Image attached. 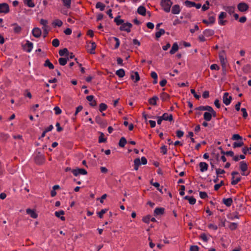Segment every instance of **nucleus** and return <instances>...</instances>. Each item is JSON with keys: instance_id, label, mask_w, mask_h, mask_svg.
Instances as JSON below:
<instances>
[{"instance_id": "obj_1", "label": "nucleus", "mask_w": 251, "mask_h": 251, "mask_svg": "<svg viewBox=\"0 0 251 251\" xmlns=\"http://www.w3.org/2000/svg\"><path fill=\"white\" fill-rule=\"evenodd\" d=\"M141 162L139 158H137L134 160V169L136 171L138 170L139 166L141 164L146 165L147 163V160L145 157H141Z\"/></svg>"}, {"instance_id": "obj_2", "label": "nucleus", "mask_w": 251, "mask_h": 251, "mask_svg": "<svg viewBox=\"0 0 251 251\" xmlns=\"http://www.w3.org/2000/svg\"><path fill=\"white\" fill-rule=\"evenodd\" d=\"M173 3L171 0H161V4L165 11L169 12Z\"/></svg>"}, {"instance_id": "obj_3", "label": "nucleus", "mask_w": 251, "mask_h": 251, "mask_svg": "<svg viewBox=\"0 0 251 251\" xmlns=\"http://www.w3.org/2000/svg\"><path fill=\"white\" fill-rule=\"evenodd\" d=\"M35 162L36 164L40 165L45 161V157L40 152H38L34 158Z\"/></svg>"}, {"instance_id": "obj_4", "label": "nucleus", "mask_w": 251, "mask_h": 251, "mask_svg": "<svg viewBox=\"0 0 251 251\" xmlns=\"http://www.w3.org/2000/svg\"><path fill=\"white\" fill-rule=\"evenodd\" d=\"M132 25L129 22L124 23L119 28L121 31H126L129 33L130 32V28L132 27Z\"/></svg>"}, {"instance_id": "obj_5", "label": "nucleus", "mask_w": 251, "mask_h": 251, "mask_svg": "<svg viewBox=\"0 0 251 251\" xmlns=\"http://www.w3.org/2000/svg\"><path fill=\"white\" fill-rule=\"evenodd\" d=\"M237 8L241 12H244L248 10L249 5L245 2H240L237 5Z\"/></svg>"}, {"instance_id": "obj_6", "label": "nucleus", "mask_w": 251, "mask_h": 251, "mask_svg": "<svg viewBox=\"0 0 251 251\" xmlns=\"http://www.w3.org/2000/svg\"><path fill=\"white\" fill-rule=\"evenodd\" d=\"M232 98L231 96H229V94L227 92L225 93L223 97V101L224 104L226 105H229L232 100Z\"/></svg>"}, {"instance_id": "obj_7", "label": "nucleus", "mask_w": 251, "mask_h": 251, "mask_svg": "<svg viewBox=\"0 0 251 251\" xmlns=\"http://www.w3.org/2000/svg\"><path fill=\"white\" fill-rule=\"evenodd\" d=\"M9 12V7L6 3H0V13L6 14Z\"/></svg>"}, {"instance_id": "obj_8", "label": "nucleus", "mask_w": 251, "mask_h": 251, "mask_svg": "<svg viewBox=\"0 0 251 251\" xmlns=\"http://www.w3.org/2000/svg\"><path fill=\"white\" fill-rule=\"evenodd\" d=\"M72 172L75 176H77L79 174L83 175H86L87 174V172L85 169L82 168H77L76 169H73L72 170Z\"/></svg>"}, {"instance_id": "obj_9", "label": "nucleus", "mask_w": 251, "mask_h": 251, "mask_svg": "<svg viewBox=\"0 0 251 251\" xmlns=\"http://www.w3.org/2000/svg\"><path fill=\"white\" fill-rule=\"evenodd\" d=\"M219 59L221 64L222 66H226V58L225 57V50H222L219 52Z\"/></svg>"}, {"instance_id": "obj_10", "label": "nucleus", "mask_w": 251, "mask_h": 251, "mask_svg": "<svg viewBox=\"0 0 251 251\" xmlns=\"http://www.w3.org/2000/svg\"><path fill=\"white\" fill-rule=\"evenodd\" d=\"M22 47L24 50H25L27 52H30L33 48V44L29 41H26V44L23 45Z\"/></svg>"}, {"instance_id": "obj_11", "label": "nucleus", "mask_w": 251, "mask_h": 251, "mask_svg": "<svg viewBox=\"0 0 251 251\" xmlns=\"http://www.w3.org/2000/svg\"><path fill=\"white\" fill-rule=\"evenodd\" d=\"M226 16V12H222L220 13L219 16V23L221 25H225V24L227 22L226 20H223L224 18H225Z\"/></svg>"}, {"instance_id": "obj_12", "label": "nucleus", "mask_w": 251, "mask_h": 251, "mask_svg": "<svg viewBox=\"0 0 251 251\" xmlns=\"http://www.w3.org/2000/svg\"><path fill=\"white\" fill-rule=\"evenodd\" d=\"M32 33L34 37L36 38H39L41 36L42 31L39 28L35 27L32 29Z\"/></svg>"}, {"instance_id": "obj_13", "label": "nucleus", "mask_w": 251, "mask_h": 251, "mask_svg": "<svg viewBox=\"0 0 251 251\" xmlns=\"http://www.w3.org/2000/svg\"><path fill=\"white\" fill-rule=\"evenodd\" d=\"M95 120L96 123L99 124L101 127L103 128L106 127L107 123L106 122L103 121L99 116L96 117Z\"/></svg>"}, {"instance_id": "obj_14", "label": "nucleus", "mask_w": 251, "mask_h": 251, "mask_svg": "<svg viewBox=\"0 0 251 251\" xmlns=\"http://www.w3.org/2000/svg\"><path fill=\"white\" fill-rule=\"evenodd\" d=\"M130 78L131 79L134 80V82L135 83L138 82L140 80V76L137 72H132Z\"/></svg>"}, {"instance_id": "obj_15", "label": "nucleus", "mask_w": 251, "mask_h": 251, "mask_svg": "<svg viewBox=\"0 0 251 251\" xmlns=\"http://www.w3.org/2000/svg\"><path fill=\"white\" fill-rule=\"evenodd\" d=\"M26 212L27 214L30 215V217L32 218H37L38 214L35 212V211L30 208H28L26 210Z\"/></svg>"}, {"instance_id": "obj_16", "label": "nucleus", "mask_w": 251, "mask_h": 251, "mask_svg": "<svg viewBox=\"0 0 251 251\" xmlns=\"http://www.w3.org/2000/svg\"><path fill=\"white\" fill-rule=\"evenodd\" d=\"M165 209L162 207L156 208L154 211V215H161L164 213Z\"/></svg>"}, {"instance_id": "obj_17", "label": "nucleus", "mask_w": 251, "mask_h": 251, "mask_svg": "<svg viewBox=\"0 0 251 251\" xmlns=\"http://www.w3.org/2000/svg\"><path fill=\"white\" fill-rule=\"evenodd\" d=\"M11 26H14V32L15 33L18 34L21 32L22 27L19 26L17 23H14L11 25Z\"/></svg>"}, {"instance_id": "obj_18", "label": "nucleus", "mask_w": 251, "mask_h": 251, "mask_svg": "<svg viewBox=\"0 0 251 251\" xmlns=\"http://www.w3.org/2000/svg\"><path fill=\"white\" fill-rule=\"evenodd\" d=\"M180 11V6L178 4L174 5L172 9V13L173 14H178Z\"/></svg>"}, {"instance_id": "obj_19", "label": "nucleus", "mask_w": 251, "mask_h": 251, "mask_svg": "<svg viewBox=\"0 0 251 251\" xmlns=\"http://www.w3.org/2000/svg\"><path fill=\"white\" fill-rule=\"evenodd\" d=\"M199 166L200 167V171L201 172H205L208 169V164L205 162H200L199 164Z\"/></svg>"}, {"instance_id": "obj_20", "label": "nucleus", "mask_w": 251, "mask_h": 251, "mask_svg": "<svg viewBox=\"0 0 251 251\" xmlns=\"http://www.w3.org/2000/svg\"><path fill=\"white\" fill-rule=\"evenodd\" d=\"M215 22V18L213 16H209L208 18V20H206L205 19L202 20V23L208 25V24H213Z\"/></svg>"}, {"instance_id": "obj_21", "label": "nucleus", "mask_w": 251, "mask_h": 251, "mask_svg": "<svg viewBox=\"0 0 251 251\" xmlns=\"http://www.w3.org/2000/svg\"><path fill=\"white\" fill-rule=\"evenodd\" d=\"M240 169L243 172H244L248 169V165L244 161H242L240 162Z\"/></svg>"}, {"instance_id": "obj_22", "label": "nucleus", "mask_w": 251, "mask_h": 251, "mask_svg": "<svg viewBox=\"0 0 251 251\" xmlns=\"http://www.w3.org/2000/svg\"><path fill=\"white\" fill-rule=\"evenodd\" d=\"M64 214L65 212L63 210H60L59 211H56L55 212V216L60 218L62 221H65V218L64 216H60V215H63Z\"/></svg>"}, {"instance_id": "obj_23", "label": "nucleus", "mask_w": 251, "mask_h": 251, "mask_svg": "<svg viewBox=\"0 0 251 251\" xmlns=\"http://www.w3.org/2000/svg\"><path fill=\"white\" fill-rule=\"evenodd\" d=\"M178 50V46L177 43H175L173 44L172 49L170 51V53L171 54H174L176 53Z\"/></svg>"}, {"instance_id": "obj_24", "label": "nucleus", "mask_w": 251, "mask_h": 251, "mask_svg": "<svg viewBox=\"0 0 251 251\" xmlns=\"http://www.w3.org/2000/svg\"><path fill=\"white\" fill-rule=\"evenodd\" d=\"M211 108H212V107L211 106H208V105L201 106L196 108V110H201V111L206 110V111H208L209 112L211 110Z\"/></svg>"}, {"instance_id": "obj_25", "label": "nucleus", "mask_w": 251, "mask_h": 251, "mask_svg": "<svg viewBox=\"0 0 251 251\" xmlns=\"http://www.w3.org/2000/svg\"><path fill=\"white\" fill-rule=\"evenodd\" d=\"M137 12L143 16L146 15V8L143 6H140L138 7Z\"/></svg>"}, {"instance_id": "obj_26", "label": "nucleus", "mask_w": 251, "mask_h": 251, "mask_svg": "<svg viewBox=\"0 0 251 251\" xmlns=\"http://www.w3.org/2000/svg\"><path fill=\"white\" fill-rule=\"evenodd\" d=\"M223 202L226 206H230L232 204L233 201L231 198H229L228 199H223Z\"/></svg>"}, {"instance_id": "obj_27", "label": "nucleus", "mask_w": 251, "mask_h": 251, "mask_svg": "<svg viewBox=\"0 0 251 251\" xmlns=\"http://www.w3.org/2000/svg\"><path fill=\"white\" fill-rule=\"evenodd\" d=\"M63 5L67 9L71 8V0H61Z\"/></svg>"}, {"instance_id": "obj_28", "label": "nucleus", "mask_w": 251, "mask_h": 251, "mask_svg": "<svg viewBox=\"0 0 251 251\" xmlns=\"http://www.w3.org/2000/svg\"><path fill=\"white\" fill-rule=\"evenodd\" d=\"M158 100V98L156 96H153L152 98H151L149 100V102L150 104L152 105H156V101Z\"/></svg>"}, {"instance_id": "obj_29", "label": "nucleus", "mask_w": 251, "mask_h": 251, "mask_svg": "<svg viewBox=\"0 0 251 251\" xmlns=\"http://www.w3.org/2000/svg\"><path fill=\"white\" fill-rule=\"evenodd\" d=\"M203 34L206 36H211L214 35V31L213 29H207L203 31Z\"/></svg>"}, {"instance_id": "obj_30", "label": "nucleus", "mask_w": 251, "mask_h": 251, "mask_svg": "<svg viewBox=\"0 0 251 251\" xmlns=\"http://www.w3.org/2000/svg\"><path fill=\"white\" fill-rule=\"evenodd\" d=\"M120 17V16H118L114 19V22L116 23L117 25H122L124 23V21L122 19H121Z\"/></svg>"}, {"instance_id": "obj_31", "label": "nucleus", "mask_w": 251, "mask_h": 251, "mask_svg": "<svg viewBox=\"0 0 251 251\" xmlns=\"http://www.w3.org/2000/svg\"><path fill=\"white\" fill-rule=\"evenodd\" d=\"M68 60H69V57H67V58L61 57V58H59L58 62L60 65L64 66L67 64Z\"/></svg>"}, {"instance_id": "obj_32", "label": "nucleus", "mask_w": 251, "mask_h": 251, "mask_svg": "<svg viewBox=\"0 0 251 251\" xmlns=\"http://www.w3.org/2000/svg\"><path fill=\"white\" fill-rule=\"evenodd\" d=\"M44 66L49 67L50 69H53L54 68V65L50 62L49 59H47L45 61Z\"/></svg>"}, {"instance_id": "obj_33", "label": "nucleus", "mask_w": 251, "mask_h": 251, "mask_svg": "<svg viewBox=\"0 0 251 251\" xmlns=\"http://www.w3.org/2000/svg\"><path fill=\"white\" fill-rule=\"evenodd\" d=\"M116 74L119 77H123L125 75V72L124 69H120L118 70H117L116 72Z\"/></svg>"}, {"instance_id": "obj_34", "label": "nucleus", "mask_w": 251, "mask_h": 251, "mask_svg": "<svg viewBox=\"0 0 251 251\" xmlns=\"http://www.w3.org/2000/svg\"><path fill=\"white\" fill-rule=\"evenodd\" d=\"M203 119L206 121H210L211 119H212V117H211V114H210V112H205L203 114Z\"/></svg>"}, {"instance_id": "obj_35", "label": "nucleus", "mask_w": 251, "mask_h": 251, "mask_svg": "<svg viewBox=\"0 0 251 251\" xmlns=\"http://www.w3.org/2000/svg\"><path fill=\"white\" fill-rule=\"evenodd\" d=\"M126 143L127 141L125 137H123L120 139L119 141V146L121 148H123L125 147Z\"/></svg>"}, {"instance_id": "obj_36", "label": "nucleus", "mask_w": 251, "mask_h": 251, "mask_svg": "<svg viewBox=\"0 0 251 251\" xmlns=\"http://www.w3.org/2000/svg\"><path fill=\"white\" fill-rule=\"evenodd\" d=\"M225 9L230 15H231L234 12L235 7L234 6H227V7H225Z\"/></svg>"}, {"instance_id": "obj_37", "label": "nucleus", "mask_w": 251, "mask_h": 251, "mask_svg": "<svg viewBox=\"0 0 251 251\" xmlns=\"http://www.w3.org/2000/svg\"><path fill=\"white\" fill-rule=\"evenodd\" d=\"M65 54H66L67 55L69 54V51L67 48H64L62 50H60L59 51V54L61 56H63Z\"/></svg>"}, {"instance_id": "obj_38", "label": "nucleus", "mask_w": 251, "mask_h": 251, "mask_svg": "<svg viewBox=\"0 0 251 251\" xmlns=\"http://www.w3.org/2000/svg\"><path fill=\"white\" fill-rule=\"evenodd\" d=\"M165 33V30L163 29H160L159 31H157L155 33V37L158 39L160 38V37L163 35Z\"/></svg>"}, {"instance_id": "obj_39", "label": "nucleus", "mask_w": 251, "mask_h": 251, "mask_svg": "<svg viewBox=\"0 0 251 251\" xmlns=\"http://www.w3.org/2000/svg\"><path fill=\"white\" fill-rule=\"evenodd\" d=\"M160 98L163 101L167 100L170 98V96L163 92L160 94Z\"/></svg>"}, {"instance_id": "obj_40", "label": "nucleus", "mask_w": 251, "mask_h": 251, "mask_svg": "<svg viewBox=\"0 0 251 251\" xmlns=\"http://www.w3.org/2000/svg\"><path fill=\"white\" fill-rule=\"evenodd\" d=\"M105 6V5L100 2H98L96 5V7L100 8V11L104 10Z\"/></svg>"}, {"instance_id": "obj_41", "label": "nucleus", "mask_w": 251, "mask_h": 251, "mask_svg": "<svg viewBox=\"0 0 251 251\" xmlns=\"http://www.w3.org/2000/svg\"><path fill=\"white\" fill-rule=\"evenodd\" d=\"M107 108V105L104 103H101L99 105V111L102 112L103 111L105 110Z\"/></svg>"}, {"instance_id": "obj_42", "label": "nucleus", "mask_w": 251, "mask_h": 251, "mask_svg": "<svg viewBox=\"0 0 251 251\" xmlns=\"http://www.w3.org/2000/svg\"><path fill=\"white\" fill-rule=\"evenodd\" d=\"M24 2L29 7H33L35 6V4L32 1V0H24Z\"/></svg>"}, {"instance_id": "obj_43", "label": "nucleus", "mask_w": 251, "mask_h": 251, "mask_svg": "<svg viewBox=\"0 0 251 251\" xmlns=\"http://www.w3.org/2000/svg\"><path fill=\"white\" fill-rule=\"evenodd\" d=\"M42 29H43V37L45 38L49 33L50 27L49 26L43 27Z\"/></svg>"}, {"instance_id": "obj_44", "label": "nucleus", "mask_w": 251, "mask_h": 251, "mask_svg": "<svg viewBox=\"0 0 251 251\" xmlns=\"http://www.w3.org/2000/svg\"><path fill=\"white\" fill-rule=\"evenodd\" d=\"M100 136L99 138V143H103L105 142L106 141V139L103 138L104 135L103 133L102 132H100Z\"/></svg>"}, {"instance_id": "obj_45", "label": "nucleus", "mask_w": 251, "mask_h": 251, "mask_svg": "<svg viewBox=\"0 0 251 251\" xmlns=\"http://www.w3.org/2000/svg\"><path fill=\"white\" fill-rule=\"evenodd\" d=\"M184 3L186 6L189 7L195 6V2L188 0H186Z\"/></svg>"}, {"instance_id": "obj_46", "label": "nucleus", "mask_w": 251, "mask_h": 251, "mask_svg": "<svg viewBox=\"0 0 251 251\" xmlns=\"http://www.w3.org/2000/svg\"><path fill=\"white\" fill-rule=\"evenodd\" d=\"M108 211V209H103L98 213V215L100 218L103 217V215Z\"/></svg>"}, {"instance_id": "obj_47", "label": "nucleus", "mask_w": 251, "mask_h": 251, "mask_svg": "<svg viewBox=\"0 0 251 251\" xmlns=\"http://www.w3.org/2000/svg\"><path fill=\"white\" fill-rule=\"evenodd\" d=\"M96 48V44L95 42L91 43V49L90 51V53L91 54H95V51H94Z\"/></svg>"}, {"instance_id": "obj_48", "label": "nucleus", "mask_w": 251, "mask_h": 251, "mask_svg": "<svg viewBox=\"0 0 251 251\" xmlns=\"http://www.w3.org/2000/svg\"><path fill=\"white\" fill-rule=\"evenodd\" d=\"M53 24H54L55 26L60 27L62 25L63 23L61 20L57 19L54 21V22L53 23Z\"/></svg>"}, {"instance_id": "obj_49", "label": "nucleus", "mask_w": 251, "mask_h": 251, "mask_svg": "<svg viewBox=\"0 0 251 251\" xmlns=\"http://www.w3.org/2000/svg\"><path fill=\"white\" fill-rule=\"evenodd\" d=\"M52 45L54 47H57L59 45V41L57 39H54L52 41Z\"/></svg>"}, {"instance_id": "obj_50", "label": "nucleus", "mask_w": 251, "mask_h": 251, "mask_svg": "<svg viewBox=\"0 0 251 251\" xmlns=\"http://www.w3.org/2000/svg\"><path fill=\"white\" fill-rule=\"evenodd\" d=\"M151 215H148L145 217H144L143 218L142 220L144 222L149 224L150 222V220H151Z\"/></svg>"}, {"instance_id": "obj_51", "label": "nucleus", "mask_w": 251, "mask_h": 251, "mask_svg": "<svg viewBox=\"0 0 251 251\" xmlns=\"http://www.w3.org/2000/svg\"><path fill=\"white\" fill-rule=\"evenodd\" d=\"M224 185V182L223 181H221L220 183L215 184L214 186V190L215 191H217L220 188L221 186Z\"/></svg>"}, {"instance_id": "obj_52", "label": "nucleus", "mask_w": 251, "mask_h": 251, "mask_svg": "<svg viewBox=\"0 0 251 251\" xmlns=\"http://www.w3.org/2000/svg\"><path fill=\"white\" fill-rule=\"evenodd\" d=\"M233 140H242V137L238 134H233L232 138Z\"/></svg>"}, {"instance_id": "obj_53", "label": "nucleus", "mask_w": 251, "mask_h": 251, "mask_svg": "<svg viewBox=\"0 0 251 251\" xmlns=\"http://www.w3.org/2000/svg\"><path fill=\"white\" fill-rule=\"evenodd\" d=\"M244 145V143L243 142H234L233 144V147L234 148H238V147H240Z\"/></svg>"}, {"instance_id": "obj_54", "label": "nucleus", "mask_w": 251, "mask_h": 251, "mask_svg": "<svg viewBox=\"0 0 251 251\" xmlns=\"http://www.w3.org/2000/svg\"><path fill=\"white\" fill-rule=\"evenodd\" d=\"M152 185L155 187L157 190L162 194H163V192L162 191V189H160V184L158 182H154L152 184Z\"/></svg>"}, {"instance_id": "obj_55", "label": "nucleus", "mask_w": 251, "mask_h": 251, "mask_svg": "<svg viewBox=\"0 0 251 251\" xmlns=\"http://www.w3.org/2000/svg\"><path fill=\"white\" fill-rule=\"evenodd\" d=\"M241 111L243 113V117L244 119H246L248 117V113H247V110H246V109L245 108H242L241 109Z\"/></svg>"}, {"instance_id": "obj_56", "label": "nucleus", "mask_w": 251, "mask_h": 251, "mask_svg": "<svg viewBox=\"0 0 251 251\" xmlns=\"http://www.w3.org/2000/svg\"><path fill=\"white\" fill-rule=\"evenodd\" d=\"M241 179V177H238L235 180H232L231 181V183L232 185H236L239 181H240Z\"/></svg>"}, {"instance_id": "obj_57", "label": "nucleus", "mask_w": 251, "mask_h": 251, "mask_svg": "<svg viewBox=\"0 0 251 251\" xmlns=\"http://www.w3.org/2000/svg\"><path fill=\"white\" fill-rule=\"evenodd\" d=\"M54 110L55 111V114L56 115H59L62 112V110H61V109L58 107V106H55L54 108Z\"/></svg>"}, {"instance_id": "obj_58", "label": "nucleus", "mask_w": 251, "mask_h": 251, "mask_svg": "<svg viewBox=\"0 0 251 251\" xmlns=\"http://www.w3.org/2000/svg\"><path fill=\"white\" fill-rule=\"evenodd\" d=\"M237 224L235 223H231L229 226V227L231 230H234L237 228Z\"/></svg>"}, {"instance_id": "obj_59", "label": "nucleus", "mask_w": 251, "mask_h": 251, "mask_svg": "<svg viewBox=\"0 0 251 251\" xmlns=\"http://www.w3.org/2000/svg\"><path fill=\"white\" fill-rule=\"evenodd\" d=\"M200 196L201 199H205L208 197L207 193L205 192H200Z\"/></svg>"}, {"instance_id": "obj_60", "label": "nucleus", "mask_w": 251, "mask_h": 251, "mask_svg": "<svg viewBox=\"0 0 251 251\" xmlns=\"http://www.w3.org/2000/svg\"><path fill=\"white\" fill-rule=\"evenodd\" d=\"M216 173L217 176L220 174H224L225 173V171L224 170L221 169H216Z\"/></svg>"}, {"instance_id": "obj_61", "label": "nucleus", "mask_w": 251, "mask_h": 251, "mask_svg": "<svg viewBox=\"0 0 251 251\" xmlns=\"http://www.w3.org/2000/svg\"><path fill=\"white\" fill-rule=\"evenodd\" d=\"M199 248L197 246H191L190 248V251H199Z\"/></svg>"}, {"instance_id": "obj_62", "label": "nucleus", "mask_w": 251, "mask_h": 251, "mask_svg": "<svg viewBox=\"0 0 251 251\" xmlns=\"http://www.w3.org/2000/svg\"><path fill=\"white\" fill-rule=\"evenodd\" d=\"M188 201L190 204H194L196 202V200L193 197H191L189 199Z\"/></svg>"}, {"instance_id": "obj_63", "label": "nucleus", "mask_w": 251, "mask_h": 251, "mask_svg": "<svg viewBox=\"0 0 251 251\" xmlns=\"http://www.w3.org/2000/svg\"><path fill=\"white\" fill-rule=\"evenodd\" d=\"M40 23L41 25H44L43 27L48 26L47 25V24L48 23V21L46 20L42 19H41Z\"/></svg>"}, {"instance_id": "obj_64", "label": "nucleus", "mask_w": 251, "mask_h": 251, "mask_svg": "<svg viewBox=\"0 0 251 251\" xmlns=\"http://www.w3.org/2000/svg\"><path fill=\"white\" fill-rule=\"evenodd\" d=\"M176 136L178 138L182 137L183 136V134H184V132L182 131L179 130H177L176 132Z\"/></svg>"}]
</instances>
